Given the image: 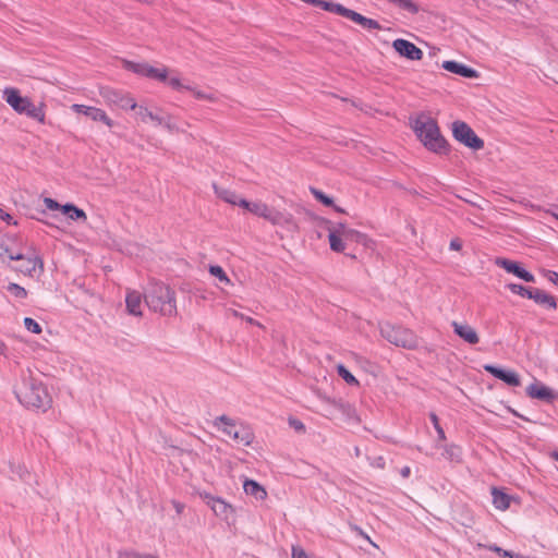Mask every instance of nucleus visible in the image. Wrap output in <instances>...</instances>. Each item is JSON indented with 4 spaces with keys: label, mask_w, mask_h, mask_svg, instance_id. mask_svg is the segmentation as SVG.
Segmentation results:
<instances>
[{
    "label": "nucleus",
    "mask_w": 558,
    "mask_h": 558,
    "mask_svg": "<svg viewBox=\"0 0 558 558\" xmlns=\"http://www.w3.org/2000/svg\"><path fill=\"white\" fill-rule=\"evenodd\" d=\"M413 131L422 144L436 154H447L448 143L440 134L437 121L433 118L420 116L414 121Z\"/></svg>",
    "instance_id": "f257e3e1"
},
{
    "label": "nucleus",
    "mask_w": 558,
    "mask_h": 558,
    "mask_svg": "<svg viewBox=\"0 0 558 558\" xmlns=\"http://www.w3.org/2000/svg\"><path fill=\"white\" fill-rule=\"evenodd\" d=\"M144 298L146 305L154 312L171 316L177 311L174 291L162 282L151 280Z\"/></svg>",
    "instance_id": "f03ea898"
},
{
    "label": "nucleus",
    "mask_w": 558,
    "mask_h": 558,
    "mask_svg": "<svg viewBox=\"0 0 558 558\" xmlns=\"http://www.w3.org/2000/svg\"><path fill=\"white\" fill-rule=\"evenodd\" d=\"M14 393L26 408L46 410L51 402L46 387L32 376L24 377L21 384L16 386Z\"/></svg>",
    "instance_id": "7ed1b4c3"
},
{
    "label": "nucleus",
    "mask_w": 558,
    "mask_h": 558,
    "mask_svg": "<svg viewBox=\"0 0 558 558\" xmlns=\"http://www.w3.org/2000/svg\"><path fill=\"white\" fill-rule=\"evenodd\" d=\"M2 97L16 113L25 114L40 124H45L46 106L44 102H40L38 106L34 105L31 98L22 96L20 89L15 87H5L2 92Z\"/></svg>",
    "instance_id": "20e7f679"
},
{
    "label": "nucleus",
    "mask_w": 558,
    "mask_h": 558,
    "mask_svg": "<svg viewBox=\"0 0 558 558\" xmlns=\"http://www.w3.org/2000/svg\"><path fill=\"white\" fill-rule=\"evenodd\" d=\"M380 333L386 340L397 347L413 350L418 345V338L408 328L386 323L380 326Z\"/></svg>",
    "instance_id": "39448f33"
},
{
    "label": "nucleus",
    "mask_w": 558,
    "mask_h": 558,
    "mask_svg": "<svg viewBox=\"0 0 558 558\" xmlns=\"http://www.w3.org/2000/svg\"><path fill=\"white\" fill-rule=\"evenodd\" d=\"M452 135L456 141L473 150H480L484 147V141L463 121L458 120L452 123Z\"/></svg>",
    "instance_id": "423d86ee"
},
{
    "label": "nucleus",
    "mask_w": 558,
    "mask_h": 558,
    "mask_svg": "<svg viewBox=\"0 0 558 558\" xmlns=\"http://www.w3.org/2000/svg\"><path fill=\"white\" fill-rule=\"evenodd\" d=\"M201 498L211 508L214 513L228 521L229 519L234 517V509L228 502L219 497H214L209 493L203 492L199 493Z\"/></svg>",
    "instance_id": "0eeeda50"
},
{
    "label": "nucleus",
    "mask_w": 558,
    "mask_h": 558,
    "mask_svg": "<svg viewBox=\"0 0 558 558\" xmlns=\"http://www.w3.org/2000/svg\"><path fill=\"white\" fill-rule=\"evenodd\" d=\"M100 95L108 104L116 105L122 109L129 108L134 110L137 107L133 98L112 88H102Z\"/></svg>",
    "instance_id": "6e6552de"
},
{
    "label": "nucleus",
    "mask_w": 558,
    "mask_h": 558,
    "mask_svg": "<svg viewBox=\"0 0 558 558\" xmlns=\"http://www.w3.org/2000/svg\"><path fill=\"white\" fill-rule=\"evenodd\" d=\"M392 48L398 52L401 57L407 58L408 60L418 61L423 58V51L416 47L413 43L403 39L397 38L392 41Z\"/></svg>",
    "instance_id": "1a4fd4ad"
},
{
    "label": "nucleus",
    "mask_w": 558,
    "mask_h": 558,
    "mask_svg": "<svg viewBox=\"0 0 558 558\" xmlns=\"http://www.w3.org/2000/svg\"><path fill=\"white\" fill-rule=\"evenodd\" d=\"M71 109L76 113L86 116L87 118H89L93 121L102 122L109 128H112L114 124V122L100 108L74 104L71 106Z\"/></svg>",
    "instance_id": "9d476101"
},
{
    "label": "nucleus",
    "mask_w": 558,
    "mask_h": 558,
    "mask_svg": "<svg viewBox=\"0 0 558 558\" xmlns=\"http://www.w3.org/2000/svg\"><path fill=\"white\" fill-rule=\"evenodd\" d=\"M496 265L504 268L506 271L513 274L518 278L526 281V282H534L535 277L533 274L527 271L526 269L522 268L519 263L507 259V258H497Z\"/></svg>",
    "instance_id": "9b49d317"
},
{
    "label": "nucleus",
    "mask_w": 558,
    "mask_h": 558,
    "mask_svg": "<svg viewBox=\"0 0 558 558\" xmlns=\"http://www.w3.org/2000/svg\"><path fill=\"white\" fill-rule=\"evenodd\" d=\"M484 369L509 386L517 387L521 385L520 377L514 371H507L490 364L484 365Z\"/></svg>",
    "instance_id": "f8f14e48"
},
{
    "label": "nucleus",
    "mask_w": 558,
    "mask_h": 558,
    "mask_svg": "<svg viewBox=\"0 0 558 558\" xmlns=\"http://www.w3.org/2000/svg\"><path fill=\"white\" fill-rule=\"evenodd\" d=\"M264 219L268 220L274 226H288L293 230L298 228L292 215L284 214L275 208H270L269 206L267 208L266 216H264Z\"/></svg>",
    "instance_id": "ddd939ff"
},
{
    "label": "nucleus",
    "mask_w": 558,
    "mask_h": 558,
    "mask_svg": "<svg viewBox=\"0 0 558 558\" xmlns=\"http://www.w3.org/2000/svg\"><path fill=\"white\" fill-rule=\"evenodd\" d=\"M441 68L448 72L454 73L465 78L478 77V72L476 70L453 60L444 61Z\"/></svg>",
    "instance_id": "4468645a"
},
{
    "label": "nucleus",
    "mask_w": 558,
    "mask_h": 558,
    "mask_svg": "<svg viewBox=\"0 0 558 558\" xmlns=\"http://www.w3.org/2000/svg\"><path fill=\"white\" fill-rule=\"evenodd\" d=\"M451 326L453 328L454 333L469 344L478 343L480 337L472 326L468 324H460L458 322H452Z\"/></svg>",
    "instance_id": "2eb2a0df"
},
{
    "label": "nucleus",
    "mask_w": 558,
    "mask_h": 558,
    "mask_svg": "<svg viewBox=\"0 0 558 558\" xmlns=\"http://www.w3.org/2000/svg\"><path fill=\"white\" fill-rule=\"evenodd\" d=\"M526 395L532 399L550 402L555 399V395L550 388L542 384H531L526 387Z\"/></svg>",
    "instance_id": "dca6fc26"
},
{
    "label": "nucleus",
    "mask_w": 558,
    "mask_h": 558,
    "mask_svg": "<svg viewBox=\"0 0 558 558\" xmlns=\"http://www.w3.org/2000/svg\"><path fill=\"white\" fill-rule=\"evenodd\" d=\"M344 17L367 29H381L380 24L376 20L368 19L351 9H348Z\"/></svg>",
    "instance_id": "f3484780"
},
{
    "label": "nucleus",
    "mask_w": 558,
    "mask_h": 558,
    "mask_svg": "<svg viewBox=\"0 0 558 558\" xmlns=\"http://www.w3.org/2000/svg\"><path fill=\"white\" fill-rule=\"evenodd\" d=\"M126 310L128 313L134 316H142V294L138 291L131 290L128 291L126 298Z\"/></svg>",
    "instance_id": "a211bd4d"
},
{
    "label": "nucleus",
    "mask_w": 558,
    "mask_h": 558,
    "mask_svg": "<svg viewBox=\"0 0 558 558\" xmlns=\"http://www.w3.org/2000/svg\"><path fill=\"white\" fill-rule=\"evenodd\" d=\"M243 489L246 495L253 496L257 500H264L267 497V492L264 486L254 480H246L243 484Z\"/></svg>",
    "instance_id": "6ab92c4d"
},
{
    "label": "nucleus",
    "mask_w": 558,
    "mask_h": 558,
    "mask_svg": "<svg viewBox=\"0 0 558 558\" xmlns=\"http://www.w3.org/2000/svg\"><path fill=\"white\" fill-rule=\"evenodd\" d=\"M123 68L128 71H131L135 74L145 76L149 78L150 70L153 69V65L146 63V62H133L130 60H123Z\"/></svg>",
    "instance_id": "aec40b11"
},
{
    "label": "nucleus",
    "mask_w": 558,
    "mask_h": 558,
    "mask_svg": "<svg viewBox=\"0 0 558 558\" xmlns=\"http://www.w3.org/2000/svg\"><path fill=\"white\" fill-rule=\"evenodd\" d=\"M311 4H314L316 7H320L323 10L336 13L341 16H345L348 8L340 3H335L331 1H325V0H311Z\"/></svg>",
    "instance_id": "412c9836"
},
{
    "label": "nucleus",
    "mask_w": 558,
    "mask_h": 558,
    "mask_svg": "<svg viewBox=\"0 0 558 558\" xmlns=\"http://www.w3.org/2000/svg\"><path fill=\"white\" fill-rule=\"evenodd\" d=\"M62 213L68 216V218L70 220H73V221H83L85 222L87 220V215L86 213L78 208L77 206H75L74 204L72 203H66L62 206Z\"/></svg>",
    "instance_id": "4be33fe9"
},
{
    "label": "nucleus",
    "mask_w": 558,
    "mask_h": 558,
    "mask_svg": "<svg viewBox=\"0 0 558 558\" xmlns=\"http://www.w3.org/2000/svg\"><path fill=\"white\" fill-rule=\"evenodd\" d=\"M530 299L534 300L535 303L541 304V305H546L549 308L557 307L555 298L539 289H533V292H532V295Z\"/></svg>",
    "instance_id": "5701e85b"
},
{
    "label": "nucleus",
    "mask_w": 558,
    "mask_h": 558,
    "mask_svg": "<svg viewBox=\"0 0 558 558\" xmlns=\"http://www.w3.org/2000/svg\"><path fill=\"white\" fill-rule=\"evenodd\" d=\"M493 504L499 510H506L510 507V496L502 490L493 487L492 489Z\"/></svg>",
    "instance_id": "b1692460"
},
{
    "label": "nucleus",
    "mask_w": 558,
    "mask_h": 558,
    "mask_svg": "<svg viewBox=\"0 0 558 558\" xmlns=\"http://www.w3.org/2000/svg\"><path fill=\"white\" fill-rule=\"evenodd\" d=\"M23 264L16 268V270L23 272L24 275L32 276L37 266L43 267V260L38 257H25L21 259Z\"/></svg>",
    "instance_id": "393cba45"
},
{
    "label": "nucleus",
    "mask_w": 558,
    "mask_h": 558,
    "mask_svg": "<svg viewBox=\"0 0 558 558\" xmlns=\"http://www.w3.org/2000/svg\"><path fill=\"white\" fill-rule=\"evenodd\" d=\"M213 189L217 197H219L220 199L228 204L235 205L239 195L234 191L221 187L216 183H213Z\"/></svg>",
    "instance_id": "a878e982"
},
{
    "label": "nucleus",
    "mask_w": 558,
    "mask_h": 558,
    "mask_svg": "<svg viewBox=\"0 0 558 558\" xmlns=\"http://www.w3.org/2000/svg\"><path fill=\"white\" fill-rule=\"evenodd\" d=\"M344 241L345 242H354L357 244H361L363 246H368L371 243V240L368 236L357 230L350 229V231L344 232Z\"/></svg>",
    "instance_id": "bb28decb"
},
{
    "label": "nucleus",
    "mask_w": 558,
    "mask_h": 558,
    "mask_svg": "<svg viewBox=\"0 0 558 558\" xmlns=\"http://www.w3.org/2000/svg\"><path fill=\"white\" fill-rule=\"evenodd\" d=\"M231 438L240 445L248 446L253 441V434L242 426L240 429L234 430Z\"/></svg>",
    "instance_id": "cd10ccee"
},
{
    "label": "nucleus",
    "mask_w": 558,
    "mask_h": 558,
    "mask_svg": "<svg viewBox=\"0 0 558 558\" xmlns=\"http://www.w3.org/2000/svg\"><path fill=\"white\" fill-rule=\"evenodd\" d=\"M8 241V238L0 236V258L8 256L10 260L24 259V255L22 253H13L9 248Z\"/></svg>",
    "instance_id": "c85d7f7f"
},
{
    "label": "nucleus",
    "mask_w": 558,
    "mask_h": 558,
    "mask_svg": "<svg viewBox=\"0 0 558 558\" xmlns=\"http://www.w3.org/2000/svg\"><path fill=\"white\" fill-rule=\"evenodd\" d=\"M328 239H329V245H330V248L333 251V252H337V253H340V252H343L344 248H345V244H344V239L339 235L337 232H331L329 231V235H328Z\"/></svg>",
    "instance_id": "c756f323"
},
{
    "label": "nucleus",
    "mask_w": 558,
    "mask_h": 558,
    "mask_svg": "<svg viewBox=\"0 0 558 558\" xmlns=\"http://www.w3.org/2000/svg\"><path fill=\"white\" fill-rule=\"evenodd\" d=\"M137 114L141 117L143 121H146V119H149L154 122H156L158 125L162 124L163 118L155 114L153 111L148 110L146 107L137 106L136 107Z\"/></svg>",
    "instance_id": "7c9ffc66"
},
{
    "label": "nucleus",
    "mask_w": 558,
    "mask_h": 558,
    "mask_svg": "<svg viewBox=\"0 0 558 558\" xmlns=\"http://www.w3.org/2000/svg\"><path fill=\"white\" fill-rule=\"evenodd\" d=\"M507 289H509L512 293L514 294H518V295H521L523 298H527L530 299L531 295H532V292H533V289L532 288H526L522 284H518V283H508L507 286Z\"/></svg>",
    "instance_id": "2f4dec72"
},
{
    "label": "nucleus",
    "mask_w": 558,
    "mask_h": 558,
    "mask_svg": "<svg viewBox=\"0 0 558 558\" xmlns=\"http://www.w3.org/2000/svg\"><path fill=\"white\" fill-rule=\"evenodd\" d=\"M217 421L223 424L222 432L229 437H232L234 430L238 429L234 422L227 415L219 416Z\"/></svg>",
    "instance_id": "473e14b6"
},
{
    "label": "nucleus",
    "mask_w": 558,
    "mask_h": 558,
    "mask_svg": "<svg viewBox=\"0 0 558 558\" xmlns=\"http://www.w3.org/2000/svg\"><path fill=\"white\" fill-rule=\"evenodd\" d=\"M442 454L450 461H458L460 459L461 450L456 445H449L445 447Z\"/></svg>",
    "instance_id": "72a5a7b5"
},
{
    "label": "nucleus",
    "mask_w": 558,
    "mask_h": 558,
    "mask_svg": "<svg viewBox=\"0 0 558 558\" xmlns=\"http://www.w3.org/2000/svg\"><path fill=\"white\" fill-rule=\"evenodd\" d=\"M312 195L325 206H333V199L318 189L310 187Z\"/></svg>",
    "instance_id": "f704fd0d"
},
{
    "label": "nucleus",
    "mask_w": 558,
    "mask_h": 558,
    "mask_svg": "<svg viewBox=\"0 0 558 558\" xmlns=\"http://www.w3.org/2000/svg\"><path fill=\"white\" fill-rule=\"evenodd\" d=\"M209 274L217 277L221 282H225L227 284H230L231 281L229 277L227 276L226 271L220 267L219 265H210L209 266Z\"/></svg>",
    "instance_id": "c9c22d12"
},
{
    "label": "nucleus",
    "mask_w": 558,
    "mask_h": 558,
    "mask_svg": "<svg viewBox=\"0 0 558 558\" xmlns=\"http://www.w3.org/2000/svg\"><path fill=\"white\" fill-rule=\"evenodd\" d=\"M333 405L338 411H340L342 414H345L349 418H354L357 421L355 410L349 403L333 401Z\"/></svg>",
    "instance_id": "e433bc0d"
},
{
    "label": "nucleus",
    "mask_w": 558,
    "mask_h": 558,
    "mask_svg": "<svg viewBox=\"0 0 558 558\" xmlns=\"http://www.w3.org/2000/svg\"><path fill=\"white\" fill-rule=\"evenodd\" d=\"M338 375L349 385H357V379L342 365L337 366Z\"/></svg>",
    "instance_id": "4c0bfd02"
},
{
    "label": "nucleus",
    "mask_w": 558,
    "mask_h": 558,
    "mask_svg": "<svg viewBox=\"0 0 558 558\" xmlns=\"http://www.w3.org/2000/svg\"><path fill=\"white\" fill-rule=\"evenodd\" d=\"M268 205L263 202H252L250 207V213L254 214L255 216L264 218L267 213Z\"/></svg>",
    "instance_id": "58836bf2"
},
{
    "label": "nucleus",
    "mask_w": 558,
    "mask_h": 558,
    "mask_svg": "<svg viewBox=\"0 0 558 558\" xmlns=\"http://www.w3.org/2000/svg\"><path fill=\"white\" fill-rule=\"evenodd\" d=\"M149 72H150L149 78H154L159 82H167L168 69L166 66H163V68H154L153 66V69Z\"/></svg>",
    "instance_id": "ea45409f"
},
{
    "label": "nucleus",
    "mask_w": 558,
    "mask_h": 558,
    "mask_svg": "<svg viewBox=\"0 0 558 558\" xmlns=\"http://www.w3.org/2000/svg\"><path fill=\"white\" fill-rule=\"evenodd\" d=\"M396 5H398L400 9H403L412 14H416L420 11V8L416 3H414L412 0H398Z\"/></svg>",
    "instance_id": "a19ab883"
},
{
    "label": "nucleus",
    "mask_w": 558,
    "mask_h": 558,
    "mask_svg": "<svg viewBox=\"0 0 558 558\" xmlns=\"http://www.w3.org/2000/svg\"><path fill=\"white\" fill-rule=\"evenodd\" d=\"M8 291L19 299H24L27 295V291L17 283H9Z\"/></svg>",
    "instance_id": "79ce46f5"
},
{
    "label": "nucleus",
    "mask_w": 558,
    "mask_h": 558,
    "mask_svg": "<svg viewBox=\"0 0 558 558\" xmlns=\"http://www.w3.org/2000/svg\"><path fill=\"white\" fill-rule=\"evenodd\" d=\"M24 326H25V328H26L28 331H31V332H33V333H40V332H41V327H40V325H39L36 320H34L33 318H31V317H26V318H24Z\"/></svg>",
    "instance_id": "37998d69"
},
{
    "label": "nucleus",
    "mask_w": 558,
    "mask_h": 558,
    "mask_svg": "<svg viewBox=\"0 0 558 558\" xmlns=\"http://www.w3.org/2000/svg\"><path fill=\"white\" fill-rule=\"evenodd\" d=\"M194 96L197 98V99H205V100H209V101H216V97L214 94H206L199 89H196L194 87H192V89H190Z\"/></svg>",
    "instance_id": "c03bdc74"
},
{
    "label": "nucleus",
    "mask_w": 558,
    "mask_h": 558,
    "mask_svg": "<svg viewBox=\"0 0 558 558\" xmlns=\"http://www.w3.org/2000/svg\"><path fill=\"white\" fill-rule=\"evenodd\" d=\"M118 558H157V557L151 556V555L138 554L135 551H123V553H119Z\"/></svg>",
    "instance_id": "a18cd8bd"
},
{
    "label": "nucleus",
    "mask_w": 558,
    "mask_h": 558,
    "mask_svg": "<svg viewBox=\"0 0 558 558\" xmlns=\"http://www.w3.org/2000/svg\"><path fill=\"white\" fill-rule=\"evenodd\" d=\"M231 313H232V315L234 317H239L241 319H244L245 322H247L251 325H255V326H258L260 328H264V326L259 322L255 320L254 318H252L250 316H244L242 313H240L238 311H234V310Z\"/></svg>",
    "instance_id": "49530a36"
},
{
    "label": "nucleus",
    "mask_w": 558,
    "mask_h": 558,
    "mask_svg": "<svg viewBox=\"0 0 558 558\" xmlns=\"http://www.w3.org/2000/svg\"><path fill=\"white\" fill-rule=\"evenodd\" d=\"M44 204L46 205V207L50 210H61L62 211V206L61 204H59L57 201H54L53 198H50V197H45L44 198Z\"/></svg>",
    "instance_id": "de8ad7c7"
},
{
    "label": "nucleus",
    "mask_w": 558,
    "mask_h": 558,
    "mask_svg": "<svg viewBox=\"0 0 558 558\" xmlns=\"http://www.w3.org/2000/svg\"><path fill=\"white\" fill-rule=\"evenodd\" d=\"M169 85L173 88V89H177V90H181V89H192V86H189V85H183L181 83V81L178 78V77H172L168 81Z\"/></svg>",
    "instance_id": "09e8293b"
},
{
    "label": "nucleus",
    "mask_w": 558,
    "mask_h": 558,
    "mask_svg": "<svg viewBox=\"0 0 558 558\" xmlns=\"http://www.w3.org/2000/svg\"><path fill=\"white\" fill-rule=\"evenodd\" d=\"M162 124L170 132H174V131L178 132L179 131V128L174 123L171 122V117L170 116H168L167 118H163Z\"/></svg>",
    "instance_id": "8fccbe9b"
},
{
    "label": "nucleus",
    "mask_w": 558,
    "mask_h": 558,
    "mask_svg": "<svg viewBox=\"0 0 558 558\" xmlns=\"http://www.w3.org/2000/svg\"><path fill=\"white\" fill-rule=\"evenodd\" d=\"M292 558H308L305 550L301 547L292 548Z\"/></svg>",
    "instance_id": "3c124183"
},
{
    "label": "nucleus",
    "mask_w": 558,
    "mask_h": 558,
    "mask_svg": "<svg viewBox=\"0 0 558 558\" xmlns=\"http://www.w3.org/2000/svg\"><path fill=\"white\" fill-rule=\"evenodd\" d=\"M290 425L298 432H304L305 430V426L304 424L296 420V418H291L290 421Z\"/></svg>",
    "instance_id": "603ef678"
},
{
    "label": "nucleus",
    "mask_w": 558,
    "mask_h": 558,
    "mask_svg": "<svg viewBox=\"0 0 558 558\" xmlns=\"http://www.w3.org/2000/svg\"><path fill=\"white\" fill-rule=\"evenodd\" d=\"M331 232H337L339 235L344 238V232L350 231V228H348L344 223H338L333 230H330Z\"/></svg>",
    "instance_id": "864d4df0"
},
{
    "label": "nucleus",
    "mask_w": 558,
    "mask_h": 558,
    "mask_svg": "<svg viewBox=\"0 0 558 558\" xmlns=\"http://www.w3.org/2000/svg\"><path fill=\"white\" fill-rule=\"evenodd\" d=\"M0 219H2L3 221H5L7 223H13V225H16V221H13V218L10 214L5 213L1 207H0Z\"/></svg>",
    "instance_id": "5fc2aeb1"
},
{
    "label": "nucleus",
    "mask_w": 558,
    "mask_h": 558,
    "mask_svg": "<svg viewBox=\"0 0 558 558\" xmlns=\"http://www.w3.org/2000/svg\"><path fill=\"white\" fill-rule=\"evenodd\" d=\"M251 204H252V202H248L245 198H242L240 196H238L236 202H235V205H238L246 210H250Z\"/></svg>",
    "instance_id": "6e6d98bb"
},
{
    "label": "nucleus",
    "mask_w": 558,
    "mask_h": 558,
    "mask_svg": "<svg viewBox=\"0 0 558 558\" xmlns=\"http://www.w3.org/2000/svg\"><path fill=\"white\" fill-rule=\"evenodd\" d=\"M462 247V243L459 239H453L450 241V248L453 251H459Z\"/></svg>",
    "instance_id": "4d7b16f0"
},
{
    "label": "nucleus",
    "mask_w": 558,
    "mask_h": 558,
    "mask_svg": "<svg viewBox=\"0 0 558 558\" xmlns=\"http://www.w3.org/2000/svg\"><path fill=\"white\" fill-rule=\"evenodd\" d=\"M548 280L551 281L554 284L558 286V272L549 271L548 272Z\"/></svg>",
    "instance_id": "13d9d810"
},
{
    "label": "nucleus",
    "mask_w": 558,
    "mask_h": 558,
    "mask_svg": "<svg viewBox=\"0 0 558 558\" xmlns=\"http://www.w3.org/2000/svg\"><path fill=\"white\" fill-rule=\"evenodd\" d=\"M435 430L437 432L438 439H439L440 441L446 440L445 430L442 429V427H441V426H437V427L435 428Z\"/></svg>",
    "instance_id": "bf43d9fd"
},
{
    "label": "nucleus",
    "mask_w": 558,
    "mask_h": 558,
    "mask_svg": "<svg viewBox=\"0 0 558 558\" xmlns=\"http://www.w3.org/2000/svg\"><path fill=\"white\" fill-rule=\"evenodd\" d=\"M429 418H430V421H432V423L434 425V428H436L437 426H440L438 416L434 412H432L429 414Z\"/></svg>",
    "instance_id": "052dcab7"
},
{
    "label": "nucleus",
    "mask_w": 558,
    "mask_h": 558,
    "mask_svg": "<svg viewBox=\"0 0 558 558\" xmlns=\"http://www.w3.org/2000/svg\"><path fill=\"white\" fill-rule=\"evenodd\" d=\"M411 473L410 466H403L400 471L402 477H409Z\"/></svg>",
    "instance_id": "680f3d73"
},
{
    "label": "nucleus",
    "mask_w": 558,
    "mask_h": 558,
    "mask_svg": "<svg viewBox=\"0 0 558 558\" xmlns=\"http://www.w3.org/2000/svg\"><path fill=\"white\" fill-rule=\"evenodd\" d=\"M8 347L7 344L0 339V355L7 356Z\"/></svg>",
    "instance_id": "e2e57ef3"
},
{
    "label": "nucleus",
    "mask_w": 558,
    "mask_h": 558,
    "mask_svg": "<svg viewBox=\"0 0 558 558\" xmlns=\"http://www.w3.org/2000/svg\"><path fill=\"white\" fill-rule=\"evenodd\" d=\"M173 506L178 513H181L183 511L184 506L179 501H173Z\"/></svg>",
    "instance_id": "0e129e2a"
},
{
    "label": "nucleus",
    "mask_w": 558,
    "mask_h": 558,
    "mask_svg": "<svg viewBox=\"0 0 558 558\" xmlns=\"http://www.w3.org/2000/svg\"><path fill=\"white\" fill-rule=\"evenodd\" d=\"M332 207H333V209H335L336 211H338V213H341V214L345 213L343 208H341V207H339V206H336L335 204H333V206H332Z\"/></svg>",
    "instance_id": "69168bd1"
},
{
    "label": "nucleus",
    "mask_w": 558,
    "mask_h": 558,
    "mask_svg": "<svg viewBox=\"0 0 558 558\" xmlns=\"http://www.w3.org/2000/svg\"><path fill=\"white\" fill-rule=\"evenodd\" d=\"M546 213L550 214L553 217H555L557 220H558V214L556 213H551L549 210H546Z\"/></svg>",
    "instance_id": "338daca9"
},
{
    "label": "nucleus",
    "mask_w": 558,
    "mask_h": 558,
    "mask_svg": "<svg viewBox=\"0 0 558 558\" xmlns=\"http://www.w3.org/2000/svg\"><path fill=\"white\" fill-rule=\"evenodd\" d=\"M554 458L558 461V452L554 453Z\"/></svg>",
    "instance_id": "774afa93"
}]
</instances>
